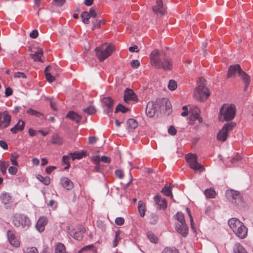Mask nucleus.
I'll return each mask as SVG.
<instances>
[{
	"label": "nucleus",
	"mask_w": 253,
	"mask_h": 253,
	"mask_svg": "<svg viewBox=\"0 0 253 253\" xmlns=\"http://www.w3.org/2000/svg\"><path fill=\"white\" fill-rule=\"evenodd\" d=\"M14 77L15 78H23V79H25L26 78V75L23 73V72H16L15 73L14 75Z\"/></svg>",
	"instance_id": "56"
},
{
	"label": "nucleus",
	"mask_w": 253,
	"mask_h": 253,
	"mask_svg": "<svg viewBox=\"0 0 253 253\" xmlns=\"http://www.w3.org/2000/svg\"><path fill=\"white\" fill-rule=\"evenodd\" d=\"M124 99L126 102H128L129 101H138L137 97L134 92L129 88H126L125 90Z\"/></svg>",
	"instance_id": "11"
},
{
	"label": "nucleus",
	"mask_w": 253,
	"mask_h": 253,
	"mask_svg": "<svg viewBox=\"0 0 253 253\" xmlns=\"http://www.w3.org/2000/svg\"><path fill=\"white\" fill-rule=\"evenodd\" d=\"M24 253H38V250L35 247H31L27 248Z\"/></svg>",
	"instance_id": "54"
},
{
	"label": "nucleus",
	"mask_w": 253,
	"mask_h": 253,
	"mask_svg": "<svg viewBox=\"0 0 253 253\" xmlns=\"http://www.w3.org/2000/svg\"><path fill=\"white\" fill-rule=\"evenodd\" d=\"M129 51L131 52H138L139 49L137 45H134L129 47Z\"/></svg>",
	"instance_id": "62"
},
{
	"label": "nucleus",
	"mask_w": 253,
	"mask_h": 253,
	"mask_svg": "<svg viewBox=\"0 0 253 253\" xmlns=\"http://www.w3.org/2000/svg\"><path fill=\"white\" fill-rule=\"evenodd\" d=\"M161 192L164 193L167 196H170L171 198H172V194L171 189L170 187L165 186L161 190Z\"/></svg>",
	"instance_id": "44"
},
{
	"label": "nucleus",
	"mask_w": 253,
	"mask_h": 253,
	"mask_svg": "<svg viewBox=\"0 0 253 253\" xmlns=\"http://www.w3.org/2000/svg\"><path fill=\"white\" fill-rule=\"evenodd\" d=\"M38 36V32L37 30H34L30 34V37L32 39H35Z\"/></svg>",
	"instance_id": "64"
},
{
	"label": "nucleus",
	"mask_w": 253,
	"mask_h": 253,
	"mask_svg": "<svg viewBox=\"0 0 253 253\" xmlns=\"http://www.w3.org/2000/svg\"><path fill=\"white\" fill-rule=\"evenodd\" d=\"M186 160L189 167L195 171H203L205 170L204 167L197 162V157L195 154L189 153L186 156Z\"/></svg>",
	"instance_id": "6"
},
{
	"label": "nucleus",
	"mask_w": 253,
	"mask_h": 253,
	"mask_svg": "<svg viewBox=\"0 0 253 253\" xmlns=\"http://www.w3.org/2000/svg\"><path fill=\"white\" fill-rule=\"evenodd\" d=\"M176 219L178 221L177 224L186 223L184 214L181 212H178L176 215Z\"/></svg>",
	"instance_id": "43"
},
{
	"label": "nucleus",
	"mask_w": 253,
	"mask_h": 253,
	"mask_svg": "<svg viewBox=\"0 0 253 253\" xmlns=\"http://www.w3.org/2000/svg\"><path fill=\"white\" fill-rule=\"evenodd\" d=\"M26 113L28 114L29 115L35 116L36 117L40 118L41 119H45L46 118L44 117L43 114L40 112L34 110L32 108L28 109L26 111Z\"/></svg>",
	"instance_id": "26"
},
{
	"label": "nucleus",
	"mask_w": 253,
	"mask_h": 253,
	"mask_svg": "<svg viewBox=\"0 0 253 253\" xmlns=\"http://www.w3.org/2000/svg\"><path fill=\"white\" fill-rule=\"evenodd\" d=\"M115 50V47L112 44L106 45L103 44L95 49L96 56L98 60L102 62L108 58Z\"/></svg>",
	"instance_id": "4"
},
{
	"label": "nucleus",
	"mask_w": 253,
	"mask_h": 253,
	"mask_svg": "<svg viewBox=\"0 0 253 253\" xmlns=\"http://www.w3.org/2000/svg\"><path fill=\"white\" fill-rule=\"evenodd\" d=\"M248 234V229L238 220V237L241 239L245 238Z\"/></svg>",
	"instance_id": "17"
},
{
	"label": "nucleus",
	"mask_w": 253,
	"mask_h": 253,
	"mask_svg": "<svg viewBox=\"0 0 253 253\" xmlns=\"http://www.w3.org/2000/svg\"><path fill=\"white\" fill-rule=\"evenodd\" d=\"M19 155L16 152H13L11 154L10 161L11 163L14 166H17L18 163L16 160L18 158Z\"/></svg>",
	"instance_id": "42"
},
{
	"label": "nucleus",
	"mask_w": 253,
	"mask_h": 253,
	"mask_svg": "<svg viewBox=\"0 0 253 253\" xmlns=\"http://www.w3.org/2000/svg\"><path fill=\"white\" fill-rule=\"evenodd\" d=\"M223 127L222 128L219 130L217 135V139L219 141H225L227 137L228 133L225 130Z\"/></svg>",
	"instance_id": "29"
},
{
	"label": "nucleus",
	"mask_w": 253,
	"mask_h": 253,
	"mask_svg": "<svg viewBox=\"0 0 253 253\" xmlns=\"http://www.w3.org/2000/svg\"><path fill=\"white\" fill-rule=\"evenodd\" d=\"M25 123L24 121L19 120L14 127L11 128L10 131L13 133H16L18 131H22L24 128Z\"/></svg>",
	"instance_id": "24"
},
{
	"label": "nucleus",
	"mask_w": 253,
	"mask_h": 253,
	"mask_svg": "<svg viewBox=\"0 0 253 253\" xmlns=\"http://www.w3.org/2000/svg\"><path fill=\"white\" fill-rule=\"evenodd\" d=\"M82 21L84 23L88 24L89 23V19L90 18L89 13L87 11H84L81 14Z\"/></svg>",
	"instance_id": "38"
},
{
	"label": "nucleus",
	"mask_w": 253,
	"mask_h": 253,
	"mask_svg": "<svg viewBox=\"0 0 253 253\" xmlns=\"http://www.w3.org/2000/svg\"><path fill=\"white\" fill-rule=\"evenodd\" d=\"M189 112L191 114V120H197L200 123L202 122V118L199 114L200 110L197 107L194 106L190 108Z\"/></svg>",
	"instance_id": "16"
},
{
	"label": "nucleus",
	"mask_w": 253,
	"mask_h": 253,
	"mask_svg": "<svg viewBox=\"0 0 253 253\" xmlns=\"http://www.w3.org/2000/svg\"><path fill=\"white\" fill-rule=\"evenodd\" d=\"M153 11L158 15H163L165 14V9L162 0H157L156 5L153 7Z\"/></svg>",
	"instance_id": "13"
},
{
	"label": "nucleus",
	"mask_w": 253,
	"mask_h": 253,
	"mask_svg": "<svg viewBox=\"0 0 253 253\" xmlns=\"http://www.w3.org/2000/svg\"><path fill=\"white\" fill-rule=\"evenodd\" d=\"M0 200L2 204L5 205H9L11 200V196L9 193L2 192L0 195Z\"/></svg>",
	"instance_id": "23"
},
{
	"label": "nucleus",
	"mask_w": 253,
	"mask_h": 253,
	"mask_svg": "<svg viewBox=\"0 0 253 253\" xmlns=\"http://www.w3.org/2000/svg\"><path fill=\"white\" fill-rule=\"evenodd\" d=\"M100 161L104 163L109 164L111 162V159L108 157L103 156L100 158Z\"/></svg>",
	"instance_id": "60"
},
{
	"label": "nucleus",
	"mask_w": 253,
	"mask_h": 253,
	"mask_svg": "<svg viewBox=\"0 0 253 253\" xmlns=\"http://www.w3.org/2000/svg\"><path fill=\"white\" fill-rule=\"evenodd\" d=\"M69 156H64L62 157V163L63 165H65L66 167L64 168V169H68L70 166V163L69 162Z\"/></svg>",
	"instance_id": "48"
},
{
	"label": "nucleus",
	"mask_w": 253,
	"mask_h": 253,
	"mask_svg": "<svg viewBox=\"0 0 253 253\" xmlns=\"http://www.w3.org/2000/svg\"><path fill=\"white\" fill-rule=\"evenodd\" d=\"M237 221V219L236 218H232L228 220L229 226L232 229L233 231L236 235H237V228L236 224Z\"/></svg>",
	"instance_id": "30"
},
{
	"label": "nucleus",
	"mask_w": 253,
	"mask_h": 253,
	"mask_svg": "<svg viewBox=\"0 0 253 253\" xmlns=\"http://www.w3.org/2000/svg\"><path fill=\"white\" fill-rule=\"evenodd\" d=\"M205 195L207 198L212 199L216 196V193L212 188H208L205 190Z\"/></svg>",
	"instance_id": "34"
},
{
	"label": "nucleus",
	"mask_w": 253,
	"mask_h": 253,
	"mask_svg": "<svg viewBox=\"0 0 253 253\" xmlns=\"http://www.w3.org/2000/svg\"><path fill=\"white\" fill-rule=\"evenodd\" d=\"M129 110V109L123 106L121 104H119L116 108L115 113H117L119 111L122 112L123 113H126Z\"/></svg>",
	"instance_id": "46"
},
{
	"label": "nucleus",
	"mask_w": 253,
	"mask_h": 253,
	"mask_svg": "<svg viewBox=\"0 0 253 253\" xmlns=\"http://www.w3.org/2000/svg\"><path fill=\"white\" fill-rule=\"evenodd\" d=\"M101 102L108 108L107 113L112 111L114 100L111 97H104L101 99Z\"/></svg>",
	"instance_id": "19"
},
{
	"label": "nucleus",
	"mask_w": 253,
	"mask_h": 253,
	"mask_svg": "<svg viewBox=\"0 0 253 253\" xmlns=\"http://www.w3.org/2000/svg\"><path fill=\"white\" fill-rule=\"evenodd\" d=\"M83 111L87 115H91L95 114L96 110L94 106H89L87 108H84Z\"/></svg>",
	"instance_id": "40"
},
{
	"label": "nucleus",
	"mask_w": 253,
	"mask_h": 253,
	"mask_svg": "<svg viewBox=\"0 0 253 253\" xmlns=\"http://www.w3.org/2000/svg\"><path fill=\"white\" fill-rule=\"evenodd\" d=\"M12 223L16 227L28 228L31 225L29 218L24 214L16 213L13 215Z\"/></svg>",
	"instance_id": "5"
},
{
	"label": "nucleus",
	"mask_w": 253,
	"mask_h": 253,
	"mask_svg": "<svg viewBox=\"0 0 253 253\" xmlns=\"http://www.w3.org/2000/svg\"><path fill=\"white\" fill-rule=\"evenodd\" d=\"M88 13L90 17L98 18V15L93 8H90Z\"/></svg>",
	"instance_id": "57"
},
{
	"label": "nucleus",
	"mask_w": 253,
	"mask_h": 253,
	"mask_svg": "<svg viewBox=\"0 0 253 253\" xmlns=\"http://www.w3.org/2000/svg\"><path fill=\"white\" fill-rule=\"evenodd\" d=\"M162 253H179L178 250L174 249H172L169 248H166Z\"/></svg>",
	"instance_id": "52"
},
{
	"label": "nucleus",
	"mask_w": 253,
	"mask_h": 253,
	"mask_svg": "<svg viewBox=\"0 0 253 253\" xmlns=\"http://www.w3.org/2000/svg\"><path fill=\"white\" fill-rule=\"evenodd\" d=\"M47 223V219L45 217H41L36 224V228L39 232H42L44 230L45 226Z\"/></svg>",
	"instance_id": "18"
},
{
	"label": "nucleus",
	"mask_w": 253,
	"mask_h": 253,
	"mask_svg": "<svg viewBox=\"0 0 253 253\" xmlns=\"http://www.w3.org/2000/svg\"><path fill=\"white\" fill-rule=\"evenodd\" d=\"M7 236L9 242L12 246L16 248L20 246V243L12 231L8 230L7 232Z\"/></svg>",
	"instance_id": "14"
},
{
	"label": "nucleus",
	"mask_w": 253,
	"mask_h": 253,
	"mask_svg": "<svg viewBox=\"0 0 253 253\" xmlns=\"http://www.w3.org/2000/svg\"><path fill=\"white\" fill-rule=\"evenodd\" d=\"M226 196L228 200L232 203H236V199L237 197V192L236 191L233 190H227L225 193Z\"/></svg>",
	"instance_id": "21"
},
{
	"label": "nucleus",
	"mask_w": 253,
	"mask_h": 253,
	"mask_svg": "<svg viewBox=\"0 0 253 253\" xmlns=\"http://www.w3.org/2000/svg\"><path fill=\"white\" fill-rule=\"evenodd\" d=\"M43 55V51L41 49L38 50L35 53L30 54V57L36 62H42L41 57Z\"/></svg>",
	"instance_id": "28"
},
{
	"label": "nucleus",
	"mask_w": 253,
	"mask_h": 253,
	"mask_svg": "<svg viewBox=\"0 0 253 253\" xmlns=\"http://www.w3.org/2000/svg\"><path fill=\"white\" fill-rule=\"evenodd\" d=\"M177 83L175 81L173 80L169 81L168 84V88L169 90H174L177 88Z\"/></svg>",
	"instance_id": "47"
},
{
	"label": "nucleus",
	"mask_w": 253,
	"mask_h": 253,
	"mask_svg": "<svg viewBox=\"0 0 253 253\" xmlns=\"http://www.w3.org/2000/svg\"><path fill=\"white\" fill-rule=\"evenodd\" d=\"M55 252V253H66L65 246L62 243H58L56 245Z\"/></svg>",
	"instance_id": "39"
},
{
	"label": "nucleus",
	"mask_w": 253,
	"mask_h": 253,
	"mask_svg": "<svg viewBox=\"0 0 253 253\" xmlns=\"http://www.w3.org/2000/svg\"><path fill=\"white\" fill-rule=\"evenodd\" d=\"M51 142L52 144L61 145L63 143V140L58 134H55L52 135L51 139Z\"/></svg>",
	"instance_id": "35"
},
{
	"label": "nucleus",
	"mask_w": 253,
	"mask_h": 253,
	"mask_svg": "<svg viewBox=\"0 0 253 253\" xmlns=\"http://www.w3.org/2000/svg\"><path fill=\"white\" fill-rule=\"evenodd\" d=\"M116 175L120 179H122L124 176V173L122 170L118 169L115 171Z\"/></svg>",
	"instance_id": "63"
},
{
	"label": "nucleus",
	"mask_w": 253,
	"mask_h": 253,
	"mask_svg": "<svg viewBox=\"0 0 253 253\" xmlns=\"http://www.w3.org/2000/svg\"><path fill=\"white\" fill-rule=\"evenodd\" d=\"M86 152L85 151H82L81 152H75L74 153H70V155L72 156V159L74 161L75 159H81L83 157L86 156Z\"/></svg>",
	"instance_id": "32"
},
{
	"label": "nucleus",
	"mask_w": 253,
	"mask_h": 253,
	"mask_svg": "<svg viewBox=\"0 0 253 253\" xmlns=\"http://www.w3.org/2000/svg\"><path fill=\"white\" fill-rule=\"evenodd\" d=\"M168 132L169 134L174 135L176 133V130L174 126H171L169 127Z\"/></svg>",
	"instance_id": "61"
},
{
	"label": "nucleus",
	"mask_w": 253,
	"mask_h": 253,
	"mask_svg": "<svg viewBox=\"0 0 253 253\" xmlns=\"http://www.w3.org/2000/svg\"><path fill=\"white\" fill-rule=\"evenodd\" d=\"M60 182L62 186L67 190H71L74 187L73 182L67 177H62L60 180Z\"/></svg>",
	"instance_id": "22"
},
{
	"label": "nucleus",
	"mask_w": 253,
	"mask_h": 253,
	"mask_svg": "<svg viewBox=\"0 0 253 253\" xmlns=\"http://www.w3.org/2000/svg\"><path fill=\"white\" fill-rule=\"evenodd\" d=\"M9 166L8 162L0 161V170L3 175L6 174L7 168Z\"/></svg>",
	"instance_id": "37"
},
{
	"label": "nucleus",
	"mask_w": 253,
	"mask_h": 253,
	"mask_svg": "<svg viewBox=\"0 0 253 253\" xmlns=\"http://www.w3.org/2000/svg\"><path fill=\"white\" fill-rule=\"evenodd\" d=\"M124 222H125V220H124V218L121 217L116 218L115 220V223L117 225H120V226L123 225L124 223Z\"/></svg>",
	"instance_id": "58"
},
{
	"label": "nucleus",
	"mask_w": 253,
	"mask_h": 253,
	"mask_svg": "<svg viewBox=\"0 0 253 253\" xmlns=\"http://www.w3.org/2000/svg\"><path fill=\"white\" fill-rule=\"evenodd\" d=\"M161 102H162V104L163 105H164V104H166V107L164 108V110L166 111V113L168 115H169L170 113L171 112V105L170 102L169 101L168 98H163L161 99Z\"/></svg>",
	"instance_id": "27"
},
{
	"label": "nucleus",
	"mask_w": 253,
	"mask_h": 253,
	"mask_svg": "<svg viewBox=\"0 0 253 253\" xmlns=\"http://www.w3.org/2000/svg\"><path fill=\"white\" fill-rule=\"evenodd\" d=\"M138 209L141 217H144L145 213V205L144 203L140 201L138 203Z\"/></svg>",
	"instance_id": "36"
},
{
	"label": "nucleus",
	"mask_w": 253,
	"mask_h": 253,
	"mask_svg": "<svg viewBox=\"0 0 253 253\" xmlns=\"http://www.w3.org/2000/svg\"><path fill=\"white\" fill-rule=\"evenodd\" d=\"M156 112V104L154 102L150 101L146 108V113L149 117H153Z\"/></svg>",
	"instance_id": "12"
},
{
	"label": "nucleus",
	"mask_w": 253,
	"mask_h": 253,
	"mask_svg": "<svg viewBox=\"0 0 253 253\" xmlns=\"http://www.w3.org/2000/svg\"><path fill=\"white\" fill-rule=\"evenodd\" d=\"M101 21V20L98 19L93 20L92 21V23L93 24L92 30H94L95 28H99L100 27Z\"/></svg>",
	"instance_id": "51"
},
{
	"label": "nucleus",
	"mask_w": 253,
	"mask_h": 253,
	"mask_svg": "<svg viewBox=\"0 0 253 253\" xmlns=\"http://www.w3.org/2000/svg\"><path fill=\"white\" fill-rule=\"evenodd\" d=\"M90 250H92L93 252L95 251V250L94 249V248L92 245H89L83 247L80 251H79L78 253H82L84 252Z\"/></svg>",
	"instance_id": "49"
},
{
	"label": "nucleus",
	"mask_w": 253,
	"mask_h": 253,
	"mask_svg": "<svg viewBox=\"0 0 253 253\" xmlns=\"http://www.w3.org/2000/svg\"><path fill=\"white\" fill-rule=\"evenodd\" d=\"M238 79L240 80V86H241L242 83H243L244 89V90H246L250 84L251 78L246 72H245L242 69V68L239 65Z\"/></svg>",
	"instance_id": "7"
},
{
	"label": "nucleus",
	"mask_w": 253,
	"mask_h": 253,
	"mask_svg": "<svg viewBox=\"0 0 253 253\" xmlns=\"http://www.w3.org/2000/svg\"><path fill=\"white\" fill-rule=\"evenodd\" d=\"M158 216L156 214H152L150 216V223L151 224H155L158 221Z\"/></svg>",
	"instance_id": "50"
},
{
	"label": "nucleus",
	"mask_w": 253,
	"mask_h": 253,
	"mask_svg": "<svg viewBox=\"0 0 253 253\" xmlns=\"http://www.w3.org/2000/svg\"><path fill=\"white\" fill-rule=\"evenodd\" d=\"M18 171L17 169L14 166H11L8 168V172L11 175H15Z\"/></svg>",
	"instance_id": "59"
},
{
	"label": "nucleus",
	"mask_w": 253,
	"mask_h": 253,
	"mask_svg": "<svg viewBox=\"0 0 253 253\" xmlns=\"http://www.w3.org/2000/svg\"><path fill=\"white\" fill-rule=\"evenodd\" d=\"M11 117L7 111L0 113V127H6L10 124Z\"/></svg>",
	"instance_id": "10"
},
{
	"label": "nucleus",
	"mask_w": 253,
	"mask_h": 253,
	"mask_svg": "<svg viewBox=\"0 0 253 253\" xmlns=\"http://www.w3.org/2000/svg\"><path fill=\"white\" fill-rule=\"evenodd\" d=\"M148 237L150 240L153 243H156L157 241V238L156 236L152 232H149L148 234Z\"/></svg>",
	"instance_id": "53"
},
{
	"label": "nucleus",
	"mask_w": 253,
	"mask_h": 253,
	"mask_svg": "<svg viewBox=\"0 0 253 253\" xmlns=\"http://www.w3.org/2000/svg\"><path fill=\"white\" fill-rule=\"evenodd\" d=\"M85 232V229L82 226H79L77 230L75 229L70 230L69 228L68 229V232L70 235L78 241H81L83 239L84 237L83 234Z\"/></svg>",
	"instance_id": "9"
},
{
	"label": "nucleus",
	"mask_w": 253,
	"mask_h": 253,
	"mask_svg": "<svg viewBox=\"0 0 253 253\" xmlns=\"http://www.w3.org/2000/svg\"><path fill=\"white\" fill-rule=\"evenodd\" d=\"M236 111L235 106L227 104H223L219 110L218 116L219 121L223 122L232 120L235 117Z\"/></svg>",
	"instance_id": "2"
},
{
	"label": "nucleus",
	"mask_w": 253,
	"mask_h": 253,
	"mask_svg": "<svg viewBox=\"0 0 253 253\" xmlns=\"http://www.w3.org/2000/svg\"><path fill=\"white\" fill-rule=\"evenodd\" d=\"M154 200L156 204L159 206L160 209H166L167 207V202L165 199H161V196L157 195L154 197Z\"/></svg>",
	"instance_id": "20"
},
{
	"label": "nucleus",
	"mask_w": 253,
	"mask_h": 253,
	"mask_svg": "<svg viewBox=\"0 0 253 253\" xmlns=\"http://www.w3.org/2000/svg\"><path fill=\"white\" fill-rule=\"evenodd\" d=\"M66 118H70L71 120L75 121L77 123H79L82 119V117L74 111H70L66 115Z\"/></svg>",
	"instance_id": "25"
},
{
	"label": "nucleus",
	"mask_w": 253,
	"mask_h": 253,
	"mask_svg": "<svg viewBox=\"0 0 253 253\" xmlns=\"http://www.w3.org/2000/svg\"><path fill=\"white\" fill-rule=\"evenodd\" d=\"M205 80L202 78H199L198 85L194 92L195 98L200 101H204L210 95L209 89L206 87Z\"/></svg>",
	"instance_id": "3"
},
{
	"label": "nucleus",
	"mask_w": 253,
	"mask_h": 253,
	"mask_svg": "<svg viewBox=\"0 0 253 253\" xmlns=\"http://www.w3.org/2000/svg\"><path fill=\"white\" fill-rule=\"evenodd\" d=\"M130 65L132 68L137 69L140 66L139 61L138 60H133L130 62Z\"/></svg>",
	"instance_id": "55"
},
{
	"label": "nucleus",
	"mask_w": 253,
	"mask_h": 253,
	"mask_svg": "<svg viewBox=\"0 0 253 253\" xmlns=\"http://www.w3.org/2000/svg\"><path fill=\"white\" fill-rule=\"evenodd\" d=\"M38 179L42 182L43 184L45 185H48L49 184L50 180L49 177L46 176L45 177H43L41 175H38L37 176Z\"/></svg>",
	"instance_id": "41"
},
{
	"label": "nucleus",
	"mask_w": 253,
	"mask_h": 253,
	"mask_svg": "<svg viewBox=\"0 0 253 253\" xmlns=\"http://www.w3.org/2000/svg\"><path fill=\"white\" fill-rule=\"evenodd\" d=\"M237 71V65H231L230 66L227 74V78H231L235 76Z\"/></svg>",
	"instance_id": "33"
},
{
	"label": "nucleus",
	"mask_w": 253,
	"mask_h": 253,
	"mask_svg": "<svg viewBox=\"0 0 253 253\" xmlns=\"http://www.w3.org/2000/svg\"><path fill=\"white\" fill-rule=\"evenodd\" d=\"M44 72L46 79L49 83L54 81L56 78L58 76L55 67L48 66L45 68Z\"/></svg>",
	"instance_id": "8"
},
{
	"label": "nucleus",
	"mask_w": 253,
	"mask_h": 253,
	"mask_svg": "<svg viewBox=\"0 0 253 253\" xmlns=\"http://www.w3.org/2000/svg\"><path fill=\"white\" fill-rule=\"evenodd\" d=\"M150 63L152 66L157 69L162 68L164 70H170L172 63L171 59L165 54H161L159 50L154 49L150 55Z\"/></svg>",
	"instance_id": "1"
},
{
	"label": "nucleus",
	"mask_w": 253,
	"mask_h": 253,
	"mask_svg": "<svg viewBox=\"0 0 253 253\" xmlns=\"http://www.w3.org/2000/svg\"><path fill=\"white\" fill-rule=\"evenodd\" d=\"M175 230L183 237H186L188 233V227L186 223L176 224Z\"/></svg>",
	"instance_id": "15"
},
{
	"label": "nucleus",
	"mask_w": 253,
	"mask_h": 253,
	"mask_svg": "<svg viewBox=\"0 0 253 253\" xmlns=\"http://www.w3.org/2000/svg\"><path fill=\"white\" fill-rule=\"evenodd\" d=\"M138 126L137 122L133 119H129L127 121V128L129 131L135 129Z\"/></svg>",
	"instance_id": "31"
},
{
	"label": "nucleus",
	"mask_w": 253,
	"mask_h": 253,
	"mask_svg": "<svg viewBox=\"0 0 253 253\" xmlns=\"http://www.w3.org/2000/svg\"><path fill=\"white\" fill-rule=\"evenodd\" d=\"M236 126L235 123H227L224 125L223 128L225 129V130L228 133V131L231 130Z\"/></svg>",
	"instance_id": "45"
}]
</instances>
